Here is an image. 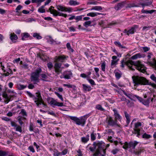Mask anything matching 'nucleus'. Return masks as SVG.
Instances as JSON below:
<instances>
[{"mask_svg":"<svg viewBox=\"0 0 156 156\" xmlns=\"http://www.w3.org/2000/svg\"><path fill=\"white\" fill-rule=\"evenodd\" d=\"M22 8V6L20 5H19L16 9V13H19V11Z\"/></svg>","mask_w":156,"mask_h":156,"instance_id":"obj_55","label":"nucleus"},{"mask_svg":"<svg viewBox=\"0 0 156 156\" xmlns=\"http://www.w3.org/2000/svg\"><path fill=\"white\" fill-rule=\"evenodd\" d=\"M124 113L125 114V117L126 118V119L127 123L128 124L130 122V116L126 112H124Z\"/></svg>","mask_w":156,"mask_h":156,"instance_id":"obj_31","label":"nucleus"},{"mask_svg":"<svg viewBox=\"0 0 156 156\" xmlns=\"http://www.w3.org/2000/svg\"><path fill=\"white\" fill-rule=\"evenodd\" d=\"M20 114L23 117L27 115L26 112L24 109H21L20 112Z\"/></svg>","mask_w":156,"mask_h":156,"instance_id":"obj_44","label":"nucleus"},{"mask_svg":"<svg viewBox=\"0 0 156 156\" xmlns=\"http://www.w3.org/2000/svg\"><path fill=\"white\" fill-rule=\"evenodd\" d=\"M66 47L68 49L70 50L72 52H73L74 50L71 48L70 44L68 43L66 44Z\"/></svg>","mask_w":156,"mask_h":156,"instance_id":"obj_48","label":"nucleus"},{"mask_svg":"<svg viewBox=\"0 0 156 156\" xmlns=\"http://www.w3.org/2000/svg\"><path fill=\"white\" fill-rule=\"evenodd\" d=\"M118 61H116L114 60H112L111 62V66L112 68L113 67L115 66V65L116 64Z\"/></svg>","mask_w":156,"mask_h":156,"instance_id":"obj_57","label":"nucleus"},{"mask_svg":"<svg viewBox=\"0 0 156 156\" xmlns=\"http://www.w3.org/2000/svg\"><path fill=\"white\" fill-rule=\"evenodd\" d=\"M138 143L136 141H134V142H129V148L132 147L133 149H135V147Z\"/></svg>","mask_w":156,"mask_h":156,"instance_id":"obj_28","label":"nucleus"},{"mask_svg":"<svg viewBox=\"0 0 156 156\" xmlns=\"http://www.w3.org/2000/svg\"><path fill=\"white\" fill-rule=\"evenodd\" d=\"M155 10H144V9L141 10V12L142 13H145L146 14H152L153 12H155Z\"/></svg>","mask_w":156,"mask_h":156,"instance_id":"obj_32","label":"nucleus"},{"mask_svg":"<svg viewBox=\"0 0 156 156\" xmlns=\"http://www.w3.org/2000/svg\"><path fill=\"white\" fill-rule=\"evenodd\" d=\"M91 23V22L90 21H88L85 22L83 24V25L86 28L90 26Z\"/></svg>","mask_w":156,"mask_h":156,"instance_id":"obj_41","label":"nucleus"},{"mask_svg":"<svg viewBox=\"0 0 156 156\" xmlns=\"http://www.w3.org/2000/svg\"><path fill=\"white\" fill-rule=\"evenodd\" d=\"M100 14L99 13L97 12H90L88 13L87 14V16H90L92 17L96 16Z\"/></svg>","mask_w":156,"mask_h":156,"instance_id":"obj_35","label":"nucleus"},{"mask_svg":"<svg viewBox=\"0 0 156 156\" xmlns=\"http://www.w3.org/2000/svg\"><path fill=\"white\" fill-rule=\"evenodd\" d=\"M91 72L90 71L87 73V74L84 73H81L80 74V76L82 78H86L87 80L88 78H90V75H91Z\"/></svg>","mask_w":156,"mask_h":156,"instance_id":"obj_24","label":"nucleus"},{"mask_svg":"<svg viewBox=\"0 0 156 156\" xmlns=\"http://www.w3.org/2000/svg\"><path fill=\"white\" fill-rule=\"evenodd\" d=\"M27 87V86H25L22 84H20L18 86V87L19 90H23Z\"/></svg>","mask_w":156,"mask_h":156,"instance_id":"obj_56","label":"nucleus"},{"mask_svg":"<svg viewBox=\"0 0 156 156\" xmlns=\"http://www.w3.org/2000/svg\"><path fill=\"white\" fill-rule=\"evenodd\" d=\"M115 77L117 80L120 78L122 75V73L118 69H116L114 72Z\"/></svg>","mask_w":156,"mask_h":156,"instance_id":"obj_19","label":"nucleus"},{"mask_svg":"<svg viewBox=\"0 0 156 156\" xmlns=\"http://www.w3.org/2000/svg\"><path fill=\"white\" fill-rule=\"evenodd\" d=\"M119 151V149L116 148L113 150L111 152L113 154H115Z\"/></svg>","mask_w":156,"mask_h":156,"instance_id":"obj_61","label":"nucleus"},{"mask_svg":"<svg viewBox=\"0 0 156 156\" xmlns=\"http://www.w3.org/2000/svg\"><path fill=\"white\" fill-rule=\"evenodd\" d=\"M83 90L84 92L87 91H90L91 90V88L90 86L87 85L85 84H82Z\"/></svg>","mask_w":156,"mask_h":156,"instance_id":"obj_25","label":"nucleus"},{"mask_svg":"<svg viewBox=\"0 0 156 156\" xmlns=\"http://www.w3.org/2000/svg\"><path fill=\"white\" fill-rule=\"evenodd\" d=\"M10 38L12 41L15 42L16 41L18 37L16 34L13 33L10 34Z\"/></svg>","mask_w":156,"mask_h":156,"instance_id":"obj_26","label":"nucleus"},{"mask_svg":"<svg viewBox=\"0 0 156 156\" xmlns=\"http://www.w3.org/2000/svg\"><path fill=\"white\" fill-rule=\"evenodd\" d=\"M96 134L94 133V132H92L90 134L91 140L92 141H94L96 139Z\"/></svg>","mask_w":156,"mask_h":156,"instance_id":"obj_38","label":"nucleus"},{"mask_svg":"<svg viewBox=\"0 0 156 156\" xmlns=\"http://www.w3.org/2000/svg\"><path fill=\"white\" fill-rule=\"evenodd\" d=\"M142 124L140 122H137L135 123L134 127L133 129L134 131L133 133L136 134H137L136 136L139 137L140 135V129L139 128L141 126Z\"/></svg>","mask_w":156,"mask_h":156,"instance_id":"obj_9","label":"nucleus"},{"mask_svg":"<svg viewBox=\"0 0 156 156\" xmlns=\"http://www.w3.org/2000/svg\"><path fill=\"white\" fill-rule=\"evenodd\" d=\"M27 94L30 98H33L34 99V97H36V96H35L34 95L32 94L30 92L28 91H27L26 92Z\"/></svg>","mask_w":156,"mask_h":156,"instance_id":"obj_58","label":"nucleus"},{"mask_svg":"<svg viewBox=\"0 0 156 156\" xmlns=\"http://www.w3.org/2000/svg\"><path fill=\"white\" fill-rule=\"evenodd\" d=\"M53 155L54 156H61V152H59L57 150H55L53 151Z\"/></svg>","mask_w":156,"mask_h":156,"instance_id":"obj_36","label":"nucleus"},{"mask_svg":"<svg viewBox=\"0 0 156 156\" xmlns=\"http://www.w3.org/2000/svg\"><path fill=\"white\" fill-rule=\"evenodd\" d=\"M106 63L105 62H103L101 63V67L102 70L105 72V70Z\"/></svg>","mask_w":156,"mask_h":156,"instance_id":"obj_40","label":"nucleus"},{"mask_svg":"<svg viewBox=\"0 0 156 156\" xmlns=\"http://www.w3.org/2000/svg\"><path fill=\"white\" fill-rule=\"evenodd\" d=\"M124 144V145L122 147L124 149H126L128 148H129V143H128L127 142H125Z\"/></svg>","mask_w":156,"mask_h":156,"instance_id":"obj_53","label":"nucleus"},{"mask_svg":"<svg viewBox=\"0 0 156 156\" xmlns=\"http://www.w3.org/2000/svg\"><path fill=\"white\" fill-rule=\"evenodd\" d=\"M56 8L58 10L62 12H70L72 11L71 8L66 7L60 5H56Z\"/></svg>","mask_w":156,"mask_h":156,"instance_id":"obj_10","label":"nucleus"},{"mask_svg":"<svg viewBox=\"0 0 156 156\" xmlns=\"http://www.w3.org/2000/svg\"><path fill=\"white\" fill-rule=\"evenodd\" d=\"M138 28V26L135 25H134L131 28L128 30L129 35L130 34H133L136 29Z\"/></svg>","mask_w":156,"mask_h":156,"instance_id":"obj_23","label":"nucleus"},{"mask_svg":"<svg viewBox=\"0 0 156 156\" xmlns=\"http://www.w3.org/2000/svg\"><path fill=\"white\" fill-rule=\"evenodd\" d=\"M124 5L123 3H118L117 5H115V8L116 10H119L121 9Z\"/></svg>","mask_w":156,"mask_h":156,"instance_id":"obj_29","label":"nucleus"},{"mask_svg":"<svg viewBox=\"0 0 156 156\" xmlns=\"http://www.w3.org/2000/svg\"><path fill=\"white\" fill-rule=\"evenodd\" d=\"M41 72V69L40 68L36 69L33 73L31 76V80L33 82L34 84H36L39 81V74Z\"/></svg>","mask_w":156,"mask_h":156,"instance_id":"obj_5","label":"nucleus"},{"mask_svg":"<svg viewBox=\"0 0 156 156\" xmlns=\"http://www.w3.org/2000/svg\"><path fill=\"white\" fill-rule=\"evenodd\" d=\"M142 49L144 52H146L150 50V48L147 47H142Z\"/></svg>","mask_w":156,"mask_h":156,"instance_id":"obj_54","label":"nucleus"},{"mask_svg":"<svg viewBox=\"0 0 156 156\" xmlns=\"http://www.w3.org/2000/svg\"><path fill=\"white\" fill-rule=\"evenodd\" d=\"M93 145L94 147H90L88 148L90 144L87 147L88 150L89 149L91 152H94L93 156H105L107 145L105 146V143L102 141L95 142Z\"/></svg>","mask_w":156,"mask_h":156,"instance_id":"obj_1","label":"nucleus"},{"mask_svg":"<svg viewBox=\"0 0 156 156\" xmlns=\"http://www.w3.org/2000/svg\"><path fill=\"white\" fill-rule=\"evenodd\" d=\"M68 150L67 149L65 148L62 152H61V155H66L68 152Z\"/></svg>","mask_w":156,"mask_h":156,"instance_id":"obj_50","label":"nucleus"},{"mask_svg":"<svg viewBox=\"0 0 156 156\" xmlns=\"http://www.w3.org/2000/svg\"><path fill=\"white\" fill-rule=\"evenodd\" d=\"M151 98H149L147 100L143 99L142 103L144 105L148 106L149 105Z\"/></svg>","mask_w":156,"mask_h":156,"instance_id":"obj_30","label":"nucleus"},{"mask_svg":"<svg viewBox=\"0 0 156 156\" xmlns=\"http://www.w3.org/2000/svg\"><path fill=\"white\" fill-rule=\"evenodd\" d=\"M47 101L48 103L51 105L57 106L58 107H62L64 106L63 103L58 102L53 98H48Z\"/></svg>","mask_w":156,"mask_h":156,"instance_id":"obj_8","label":"nucleus"},{"mask_svg":"<svg viewBox=\"0 0 156 156\" xmlns=\"http://www.w3.org/2000/svg\"><path fill=\"white\" fill-rule=\"evenodd\" d=\"M95 108L99 110L103 111L104 109L99 104L97 105H96Z\"/></svg>","mask_w":156,"mask_h":156,"instance_id":"obj_42","label":"nucleus"},{"mask_svg":"<svg viewBox=\"0 0 156 156\" xmlns=\"http://www.w3.org/2000/svg\"><path fill=\"white\" fill-rule=\"evenodd\" d=\"M12 73V70L9 68L7 69V71L6 73H5V76H7L9 74Z\"/></svg>","mask_w":156,"mask_h":156,"instance_id":"obj_52","label":"nucleus"},{"mask_svg":"<svg viewBox=\"0 0 156 156\" xmlns=\"http://www.w3.org/2000/svg\"><path fill=\"white\" fill-rule=\"evenodd\" d=\"M16 131L19 132L20 133L22 132L21 127L19 125H17L16 127Z\"/></svg>","mask_w":156,"mask_h":156,"instance_id":"obj_49","label":"nucleus"},{"mask_svg":"<svg viewBox=\"0 0 156 156\" xmlns=\"http://www.w3.org/2000/svg\"><path fill=\"white\" fill-rule=\"evenodd\" d=\"M150 78L153 81L156 83V76L153 74L151 75L150 76ZM150 84L149 85H151L154 88L156 89V84L154 83H152L151 82H149Z\"/></svg>","mask_w":156,"mask_h":156,"instance_id":"obj_18","label":"nucleus"},{"mask_svg":"<svg viewBox=\"0 0 156 156\" xmlns=\"http://www.w3.org/2000/svg\"><path fill=\"white\" fill-rule=\"evenodd\" d=\"M151 137V136L150 135L147 134L146 133H144L142 135V138H143L148 139Z\"/></svg>","mask_w":156,"mask_h":156,"instance_id":"obj_39","label":"nucleus"},{"mask_svg":"<svg viewBox=\"0 0 156 156\" xmlns=\"http://www.w3.org/2000/svg\"><path fill=\"white\" fill-rule=\"evenodd\" d=\"M62 64V63L58 62H56L55 64L54 68L55 71L58 74L59 73L61 72L62 71V69L63 68V67H61Z\"/></svg>","mask_w":156,"mask_h":156,"instance_id":"obj_11","label":"nucleus"},{"mask_svg":"<svg viewBox=\"0 0 156 156\" xmlns=\"http://www.w3.org/2000/svg\"><path fill=\"white\" fill-rule=\"evenodd\" d=\"M23 37L22 39L23 40H25V39L28 37L30 36V35L28 33H26L22 34Z\"/></svg>","mask_w":156,"mask_h":156,"instance_id":"obj_37","label":"nucleus"},{"mask_svg":"<svg viewBox=\"0 0 156 156\" xmlns=\"http://www.w3.org/2000/svg\"><path fill=\"white\" fill-rule=\"evenodd\" d=\"M152 3V2L151 1L149 2H146L144 3H140L138 4L135 5V6L136 7H140L142 6L143 8L145 6H149L151 5Z\"/></svg>","mask_w":156,"mask_h":156,"instance_id":"obj_16","label":"nucleus"},{"mask_svg":"<svg viewBox=\"0 0 156 156\" xmlns=\"http://www.w3.org/2000/svg\"><path fill=\"white\" fill-rule=\"evenodd\" d=\"M47 66L50 70H51L53 67V65L52 62H49L47 63Z\"/></svg>","mask_w":156,"mask_h":156,"instance_id":"obj_45","label":"nucleus"},{"mask_svg":"<svg viewBox=\"0 0 156 156\" xmlns=\"http://www.w3.org/2000/svg\"><path fill=\"white\" fill-rule=\"evenodd\" d=\"M69 4L71 5H78L79 4V3L77 2L76 1H74L73 0H70L69 2Z\"/></svg>","mask_w":156,"mask_h":156,"instance_id":"obj_43","label":"nucleus"},{"mask_svg":"<svg viewBox=\"0 0 156 156\" xmlns=\"http://www.w3.org/2000/svg\"><path fill=\"white\" fill-rule=\"evenodd\" d=\"M2 96L5 98V103L7 104L10 101V98L5 93H4L3 94Z\"/></svg>","mask_w":156,"mask_h":156,"instance_id":"obj_27","label":"nucleus"},{"mask_svg":"<svg viewBox=\"0 0 156 156\" xmlns=\"http://www.w3.org/2000/svg\"><path fill=\"white\" fill-rule=\"evenodd\" d=\"M66 58V57L64 55H60L56 56L55 58V62H63Z\"/></svg>","mask_w":156,"mask_h":156,"instance_id":"obj_15","label":"nucleus"},{"mask_svg":"<svg viewBox=\"0 0 156 156\" xmlns=\"http://www.w3.org/2000/svg\"><path fill=\"white\" fill-rule=\"evenodd\" d=\"M125 65H127L131 70L133 71L135 70L133 68V66L134 65L136 66L135 68L136 69L139 71L143 73H145L146 72L144 66L141 64L140 62L139 61L135 62L132 60H129L125 62L123 60H122L121 62V67L123 68Z\"/></svg>","mask_w":156,"mask_h":156,"instance_id":"obj_2","label":"nucleus"},{"mask_svg":"<svg viewBox=\"0 0 156 156\" xmlns=\"http://www.w3.org/2000/svg\"><path fill=\"white\" fill-rule=\"evenodd\" d=\"M54 7L52 6H50L49 9L50 12L51 14H52L54 16H60L66 17L67 16L66 14H64L62 12L58 11L54 9Z\"/></svg>","mask_w":156,"mask_h":156,"instance_id":"obj_6","label":"nucleus"},{"mask_svg":"<svg viewBox=\"0 0 156 156\" xmlns=\"http://www.w3.org/2000/svg\"><path fill=\"white\" fill-rule=\"evenodd\" d=\"M34 102L36 103V104L38 106L41 104H44V101L39 92H38L36 93V97L34 98Z\"/></svg>","mask_w":156,"mask_h":156,"instance_id":"obj_7","label":"nucleus"},{"mask_svg":"<svg viewBox=\"0 0 156 156\" xmlns=\"http://www.w3.org/2000/svg\"><path fill=\"white\" fill-rule=\"evenodd\" d=\"M133 82L136 86L139 85H148L150 83L149 81L145 78L139 76H134L132 77Z\"/></svg>","mask_w":156,"mask_h":156,"instance_id":"obj_3","label":"nucleus"},{"mask_svg":"<svg viewBox=\"0 0 156 156\" xmlns=\"http://www.w3.org/2000/svg\"><path fill=\"white\" fill-rule=\"evenodd\" d=\"M28 149L33 153H34L35 151L33 147L32 146H30L28 147Z\"/></svg>","mask_w":156,"mask_h":156,"instance_id":"obj_64","label":"nucleus"},{"mask_svg":"<svg viewBox=\"0 0 156 156\" xmlns=\"http://www.w3.org/2000/svg\"><path fill=\"white\" fill-rule=\"evenodd\" d=\"M90 135H87L85 137H82L81 138V142L83 143H86L89 140Z\"/></svg>","mask_w":156,"mask_h":156,"instance_id":"obj_22","label":"nucleus"},{"mask_svg":"<svg viewBox=\"0 0 156 156\" xmlns=\"http://www.w3.org/2000/svg\"><path fill=\"white\" fill-rule=\"evenodd\" d=\"M6 10L0 8V14L2 15L5 14L6 12Z\"/></svg>","mask_w":156,"mask_h":156,"instance_id":"obj_59","label":"nucleus"},{"mask_svg":"<svg viewBox=\"0 0 156 156\" xmlns=\"http://www.w3.org/2000/svg\"><path fill=\"white\" fill-rule=\"evenodd\" d=\"M63 76L65 79H70L73 77V73L70 71H66L63 72Z\"/></svg>","mask_w":156,"mask_h":156,"instance_id":"obj_12","label":"nucleus"},{"mask_svg":"<svg viewBox=\"0 0 156 156\" xmlns=\"http://www.w3.org/2000/svg\"><path fill=\"white\" fill-rule=\"evenodd\" d=\"M38 12L41 13H44L45 12V10L44 9H42V8H39L38 9Z\"/></svg>","mask_w":156,"mask_h":156,"instance_id":"obj_60","label":"nucleus"},{"mask_svg":"<svg viewBox=\"0 0 156 156\" xmlns=\"http://www.w3.org/2000/svg\"><path fill=\"white\" fill-rule=\"evenodd\" d=\"M114 44L116 45L119 47V48H126L123 45H122L121 43L119 41H115L114 42Z\"/></svg>","mask_w":156,"mask_h":156,"instance_id":"obj_33","label":"nucleus"},{"mask_svg":"<svg viewBox=\"0 0 156 156\" xmlns=\"http://www.w3.org/2000/svg\"><path fill=\"white\" fill-rule=\"evenodd\" d=\"M113 111L114 112V115L115 116V120H118L120 121L121 117L120 115L118 113L117 110L115 109H113Z\"/></svg>","mask_w":156,"mask_h":156,"instance_id":"obj_17","label":"nucleus"},{"mask_svg":"<svg viewBox=\"0 0 156 156\" xmlns=\"http://www.w3.org/2000/svg\"><path fill=\"white\" fill-rule=\"evenodd\" d=\"M90 116L89 114H86L79 118L75 116H70L71 119L75 121L76 124L84 126L87 118Z\"/></svg>","mask_w":156,"mask_h":156,"instance_id":"obj_4","label":"nucleus"},{"mask_svg":"<svg viewBox=\"0 0 156 156\" xmlns=\"http://www.w3.org/2000/svg\"><path fill=\"white\" fill-rule=\"evenodd\" d=\"M122 91L125 95L126 96L131 100H133L135 98V96H136L135 95H133L131 94L127 93L124 90H122Z\"/></svg>","mask_w":156,"mask_h":156,"instance_id":"obj_21","label":"nucleus"},{"mask_svg":"<svg viewBox=\"0 0 156 156\" xmlns=\"http://www.w3.org/2000/svg\"><path fill=\"white\" fill-rule=\"evenodd\" d=\"M69 30L70 32H74L76 31V28L73 26H71L69 28Z\"/></svg>","mask_w":156,"mask_h":156,"instance_id":"obj_62","label":"nucleus"},{"mask_svg":"<svg viewBox=\"0 0 156 156\" xmlns=\"http://www.w3.org/2000/svg\"><path fill=\"white\" fill-rule=\"evenodd\" d=\"M146 55L142 53H138L132 56L131 58L132 59H136L137 58H144L146 57Z\"/></svg>","mask_w":156,"mask_h":156,"instance_id":"obj_14","label":"nucleus"},{"mask_svg":"<svg viewBox=\"0 0 156 156\" xmlns=\"http://www.w3.org/2000/svg\"><path fill=\"white\" fill-rule=\"evenodd\" d=\"M6 154V152L2 150H0V156H5Z\"/></svg>","mask_w":156,"mask_h":156,"instance_id":"obj_63","label":"nucleus"},{"mask_svg":"<svg viewBox=\"0 0 156 156\" xmlns=\"http://www.w3.org/2000/svg\"><path fill=\"white\" fill-rule=\"evenodd\" d=\"M33 36L37 39L38 40L41 39L42 38V37L39 34L36 33H34Z\"/></svg>","mask_w":156,"mask_h":156,"instance_id":"obj_34","label":"nucleus"},{"mask_svg":"<svg viewBox=\"0 0 156 156\" xmlns=\"http://www.w3.org/2000/svg\"><path fill=\"white\" fill-rule=\"evenodd\" d=\"M46 39L47 42L51 44H59L60 43V42L53 40L50 36H47L46 37Z\"/></svg>","mask_w":156,"mask_h":156,"instance_id":"obj_13","label":"nucleus"},{"mask_svg":"<svg viewBox=\"0 0 156 156\" xmlns=\"http://www.w3.org/2000/svg\"><path fill=\"white\" fill-rule=\"evenodd\" d=\"M87 80L92 85H95V83L93 80L92 79H90V78H88L87 79Z\"/></svg>","mask_w":156,"mask_h":156,"instance_id":"obj_47","label":"nucleus"},{"mask_svg":"<svg viewBox=\"0 0 156 156\" xmlns=\"http://www.w3.org/2000/svg\"><path fill=\"white\" fill-rule=\"evenodd\" d=\"M116 120H114L111 117H109L108 119V125L113 126L116 125Z\"/></svg>","mask_w":156,"mask_h":156,"instance_id":"obj_20","label":"nucleus"},{"mask_svg":"<svg viewBox=\"0 0 156 156\" xmlns=\"http://www.w3.org/2000/svg\"><path fill=\"white\" fill-rule=\"evenodd\" d=\"M55 94L58 96V97L61 100V101H64V99L62 98V95L58 93L55 92Z\"/></svg>","mask_w":156,"mask_h":156,"instance_id":"obj_46","label":"nucleus"},{"mask_svg":"<svg viewBox=\"0 0 156 156\" xmlns=\"http://www.w3.org/2000/svg\"><path fill=\"white\" fill-rule=\"evenodd\" d=\"M144 150V149L141 148L138 151H134L133 153H135L136 155H138L140 154L141 152H143Z\"/></svg>","mask_w":156,"mask_h":156,"instance_id":"obj_51","label":"nucleus"}]
</instances>
